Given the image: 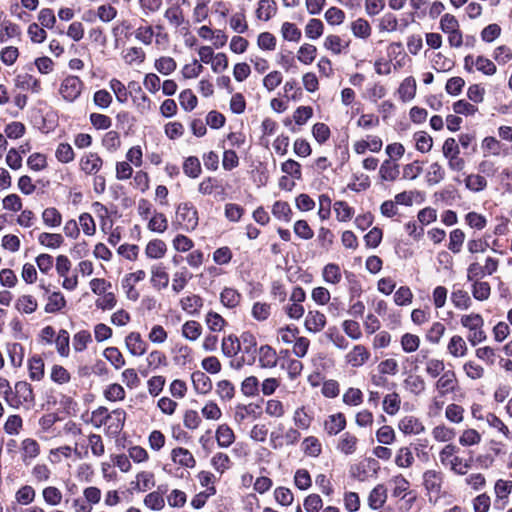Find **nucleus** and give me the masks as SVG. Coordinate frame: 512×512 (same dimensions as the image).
Here are the masks:
<instances>
[{
	"mask_svg": "<svg viewBox=\"0 0 512 512\" xmlns=\"http://www.w3.org/2000/svg\"><path fill=\"white\" fill-rule=\"evenodd\" d=\"M15 393L23 402H32L34 400L32 387L25 381H19L15 384Z\"/></svg>",
	"mask_w": 512,
	"mask_h": 512,
	"instance_id": "nucleus-57",
	"label": "nucleus"
},
{
	"mask_svg": "<svg viewBox=\"0 0 512 512\" xmlns=\"http://www.w3.org/2000/svg\"><path fill=\"white\" fill-rule=\"evenodd\" d=\"M399 96L403 102L412 100L416 94V81L412 76L406 77L399 86Z\"/></svg>",
	"mask_w": 512,
	"mask_h": 512,
	"instance_id": "nucleus-19",
	"label": "nucleus"
},
{
	"mask_svg": "<svg viewBox=\"0 0 512 512\" xmlns=\"http://www.w3.org/2000/svg\"><path fill=\"white\" fill-rule=\"evenodd\" d=\"M125 344L133 356H141L147 350L146 342L141 338L138 332H131L126 336Z\"/></svg>",
	"mask_w": 512,
	"mask_h": 512,
	"instance_id": "nucleus-5",
	"label": "nucleus"
},
{
	"mask_svg": "<svg viewBox=\"0 0 512 512\" xmlns=\"http://www.w3.org/2000/svg\"><path fill=\"white\" fill-rule=\"evenodd\" d=\"M465 222L468 226L476 230H482L487 225L486 217L473 211L465 215Z\"/></svg>",
	"mask_w": 512,
	"mask_h": 512,
	"instance_id": "nucleus-63",
	"label": "nucleus"
},
{
	"mask_svg": "<svg viewBox=\"0 0 512 512\" xmlns=\"http://www.w3.org/2000/svg\"><path fill=\"white\" fill-rule=\"evenodd\" d=\"M104 357L109 361L115 369H120L125 365V360L117 347H108L103 352Z\"/></svg>",
	"mask_w": 512,
	"mask_h": 512,
	"instance_id": "nucleus-44",
	"label": "nucleus"
},
{
	"mask_svg": "<svg viewBox=\"0 0 512 512\" xmlns=\"http://www.w3.org/2000/svg\"><path fill=\"white\" fill-rule=\"evenodd\" d=\"M326 324V317L319 311H309L305 319V327L309 332L317 333Z\"/></svg>",
	"mask_w": 512,
	"mask_h": 512,
	"instance_id": "nucleus-8",
	"label": "nucleus"
},
{
	"mask_svg": "<svg viewBox=\"0 0 512 512\" xmlns=\"http://www.w3.org/2000/svg\"><path fill=\"white\" fill-rule=\"evenodd\" d=\"M278 362L275 349L269 345H262L259 348V363L262 368H274Z\"/></svg>",
	"mask_w": 512,
	"mask_h": 512,
	"instance_id": "nucleus-13",
	"label": "nucleus"
},
{
	"mask_svg": "<svg viewBox=\"0 0 512 512\" xmlns=\"http://www.w3.org/2000/svg\"><path fill=\"white\" fill-rule=\"evenodd\" d=\"M303 451L306 455L318 457L321 454L322 446L320 441L314 437L309 436L303 440Z\"/></svg>",
	"mask_w": 512,
	"mask_h": 512,
	"instance_id": "nucleus-43",
	"label": "nucleus"
},
{
	"mask_svg": "<svg viewBox=\"0 0 512 512\" xmlns=\"http://www.w3.org/2000/svg\"><path fill=\"white\" fill-rule=\"evenodd\" d=\"M405 387L413 394L419 395L425 390V381L419 375H410L404 380Z\"/></svg>",
	"mask_w": 512,
	"mask_h": 512,
	"instance_id": "nucleus-41",
	"label": "nucleus"
},
{
	"mask_svg": "<svg viewBox=\"0 0 512 512\" xmlns=\"http://www.w3.org/2000/svg\"><path fill=\"white\" fill-rule=\"evenodd\" d=\"M217 444L221 448H227L235 441L233 430L227 425L222 424L216 430Z\"/></svg>",
	"mask_w": 512,
	"mask_h": 512,
	"instance_id": "nucleus-18",
	"label": "nucleus"
},
{
	"mask_svg": "<svg viewBox=\"0 0 512 512\" xmlns=\"http://www.w3.org/2000/svg\"><path fill=\"white\" fill-rule=\"evenodd\" d=\"M38 241L43 246L56 249L63 244L64 239L61 234L43 232L39 235Z\"/></svg>",
	"mask_w": 512,
	"mask_h": 512,
	"instance_id": "nucleus-36",
	"label": "nucleus"
},
{
	"mask_svg": "<svg viewBox=\"0 0 512 512\" xmlns=\"http://www.w3.org/2000/svg\"><path fill=\"white\" fill-rule=\"evenodd\" d=\"M465 186L470 191L480 192L486 188L487 181L485 177L481 175L471 174L466 177Z\"/></svg>",
	"mask_w": 512,
	"mask_h": 512,
	"instance_id": "nucleus-55",
	"label": "nucleus"
},
{
	"mask_svg": "<svg viewBox=\"0 0 512 512\" xmlns=\"http://www.w3.org/2000/svg\"><path fill=\"white\" fill-rule=\"evenodd\" d=\"M272 214L279 220L289 222L292 216L290 205L284 201H276L272 207Z\"/></svg>",
	"mask_w": 512,
	"mask_h": 512,
	"instance_id": "nucleus-35",
	"label": "nucleus"
},
{
	"mask_svg": "<svg viewBox=\"0 0 512 512\" xmlns=\"http://www.w3.org/2000/svg\"><path fill=\"white\" fill-rule=\"evenodd\" d=\"M240 343L241 351L249 356L247 363L252 365L255 362L257 353V341L255 336L251 332L245 331L240 336Z\"/></svg>",
	"mask_w": 512,
	"mask_h": 512,
	"instance_id": "nucleus-4",
	"label": "nucleus"
},
{
	"mask_svg": "<svg viewBox=\"0 0 512 512\" xmlns=\"http://www.w3.org/2000/svg\"><path fill=\"white\" fill-rule=\"evenodd\" d=\"M211 464L217 472L223 474L231 467V460L227 454L218 452L212 457Z\"/></svg>",
	"mask_w": 512,
	"mask_h": 512,
	"instance_id": "nucleus-51",
	"label": "nucleus"
},
{
	"mask_svg": "<svg viewBox=\"0 0 512 512\" xmlns=\"http://www.w3.org/2000/svg\"><path fill=\"white\" fill-rule=\"evenodd\" d=\"M15 82L16 86L22 90H31L33 93L41 91L40 81L28 73L18 75Z\"/></svg>",
	"mask_w": 512,
	"mask_h": 512,
	"instance_id": "nucleus-15",
	"label": "nucleus"
},
{
	"mask_svg": "<svg viewBox=\"0 0 512 512\" xmlns=\"http://www.w3.org/2000/svg\"><path fill=\"white\" fill-rule=\"evenodd\" d=\"M222 352L226 357H233L241 351L240 337L229 335L222 341Z\"/></svg>",
	"mask_w": 512,
	"mask_h": 512,
	"instance_id": "nucleus-25",
	"label": "nucleus"
},
{
	"mask_svg": "<svg viewBox=\"0 0 512 512\" xmlns=\"http://www.w3.org/2000/svg\"><path fill=\"white\" fill-rule=\"evenodd\" d=\"M443 476L436 470H427L423 474V485L427 493L439 498L442 489Z\"/></svg>",
	"mask_w": 512,
	"mask_h": 512,
	"instance_id": "nucleus-3",
	"label": "nucleus"
},
{
	"mask_svg": "<svg viewBox=\"0 0 512 512\" xmlns=\"http://www.w3.org/2000/svg\"><path fill=\"white\" fill-rule=\"evenodd\" d=\"M194 389L199 394H207L212 389L211 379L202 371H195L191 375Z\"/></svg>",
	"mask_w": 512,
	"mask_h": 512,
	"instance_id": "nucleus-11",
	"label": "nucleus"
},
{
	"mask_svg": "<svg viewBox=\"0 0 512 512\" xmlns=\"http://www.w3.org/2000/svg\"><path fill=\"white\" fill-rule=\"evenodd\" d=\"M353 35L358 38H368L371 34V27L367 20L359 18L352 23L351 26Z\"/></svg>",
	"mask_w": 512,
	"mask_h": 512,
	"instance_id": "nucleus-53",
	"label": "nucleus"
},
{
	"mask_svg": "<svg viewBox=\"0 0 512 512\" xmlns=\"http://www.w3.org/2000/svg\"><path fill=\"white\" fill-rule=\"evenodd\" d=\"M420 345V338L411 333H405L401 337V347L402 350L406 353L415 352Z\"/></svg>",
	"mask_w": 512,
	"mask_h": 512,
	"instance_id": "nucleus-61",
	"label": "nucleus"
},
{
	"mask_svg": "<svg viewBox=\"0 0 512 512\" xmlns=\"http://www.w3.org/2000/svg\"><path fill=\"white\" fill-rule=\"evenodd\" d=\"M414 462V457L410 447H401L395 457V463L398 467L408 468Z\"/></svg>",
	"mask_w": 512,
	"mask_h": 512,
	"instance_id": "nucleus-47",
	"label": "nucleus"
},
{
	"mask_svg": "<svg viewBox=\"0 0 512 512\" xmlns=\"http://www.w3.org/2000/svg\"><path fill=\"white\" fill-rule=\"evenodd\" d=\"M83 85L78 76L70 75L62 81L59 93L65 101L72 103L81 95Z\"/></svg>",
	"mask_w": 512,
	"mask_h": 512,
	"instance_id": "nucleus-2",
	"label": "nucleus"
},
{
	"mask_svg": "<svg viewBox=\"0 0 512 512\" xmlns=\"http://www.w3.org/2000/svg\"><path fill=\"white\" fill-rule=\"evenodd\" d=\"M16 308L23 313L31 314L37 309V301L31 295H23L17 300Z\"/></svg>",
	"mask_w": 512,
	"mask_h": 512,
	"instance_id": "nucleus-54",
	"label": "nucleus"
},
{
	"mask_svg": "<svg viewBox=\"0 0 512 512\" xmlns=\"http://www.w3.org/2000/svg\"><path fill=\"white\" fill-rule=\"evenodd\" d=\"M400 397L396 392L387 394L383 400V410L389 415H395L400 409Z\"/></svg>",
	"mask_w": 512,
	"mask_h": 512,
	"instance_id": "nucleus-42",
	"label": "nucleus"
},
{
	"mask_svg": "<svg viewBox=\"0 0 512 512\" xmlns=\"http://www.w3.org/2000/svg\"><path fill=\"white\" fill-rule=\"evenodd\" d=\"M346 427V418L343 413L330 415L324 423L325 431L330 435H337Z\"/></svg>",
	"mask_w": 512,
	"mask_h": 512,
	"instance_id": "nucleus-6",
	"label": "nucleus"
},
{
	"mask_svg": "<svg viewBox=\"0 0 512 512\" xmlns=\"http://www.w3.org/2000/svg\"><path fill=\"white\" fill-rule=\"evenodd\" d=\"M179 102L185 111L190 112L196 108L198 100L192 90L185 89L179 95Z\"/></svg>",
	"mask_w": 512,
	"mask_h": 512,
	"instance_id": "nucleus-45",
	"label": "nucleus"
},
{
	"mask_svg": "<svg viewBox=\"0 0 512 512\" xmlns=\"http://www.w3.org/2000/svg\"><path fill=\"white\" fill-rule=\"evenodd\" d=\"M322 276L326 283L333 285L338 284L342 279L340 266L335 263L326 264L323 268Z\"/></svg>",
	"mask_w": 512,
	"mask_h": 512,
	"instance_id": "nucleus-21",
	"label": "nucleus"
},
{
	"mask_svg": "<svg viewBox=\"0 0 512 512\" xmlns=\"http://www.w3.org/2000/svg\"><path fill=\"white\" fill-rule=\"evenodd\" d=\"M66 306V300L61 292H53L45 306L46 313H56Z\"/></svg>",
	"mask_w": 512,
	"mask_h": 512,
	"instance_id": "nucleus-34",
	"label": "nucleus"
},
{
	"mask_svg": "<svg viewBox=\"0 0 512 512\" xmlns=\"http://www.w3.org/2000/svg\"><path fill=\"white\" fill-rule=\"evenodd\" d=\"M448 351L454 357H463L467 352V346L464 339L459 335H454L448 343Z\"/></svg>",
	"mask_w": 512,
	"mask_h": 512,
	"instance_id": "nucleus-33",
	"label": "nucleus"
},
{
	"mask_svg": "<svg viewBox=\"0 0 512 512\" xmlns=\"http://www.w3.org/2000/svg\"><path fill=\"white\" fill-rule=\"evenodd\" d=\"M144 504L151 510L159 511L164 508L165 500L161 493L154 491L145 496Z\"/></svg>",
	"mask_w": 512,
	"mask_h": 512,
	"instance_id": "nucleus-62",
	"label": "nucleus"
},
{
	"mask_svg": "<svg viewBox=\"0 0 512 512\" xmlns=\"http://www.w3.org/2000/svg\"><path fill=\"white\" fill-rule=\"evenodd\" d=\"M491 288L488 282L475 281L472 285V295L478 301L487 300L490 296Z\"/></svg>",
	"mask_w": 512,
	"mask_h": 512,
	"instance_id": "nucleus-56",
	"label": "nucleus"
},
{
	"mask_svg": "<svg viewBox=\"0 0 512 512\" xmlns=\"http://www.w3.org/2000/svg\"><path fill=\"white\" fill-rule=\"evenodd\" d=\"M399 429L404 434L418 435L424 432V425L414 416H406L399 421Z\"/></svg>",
	"mask_w": 512,
	"mask_h": 512,
	"instance_id": "nucleus-7",
	"label": "nucleus"
},
{
	"mask_svg": "<svg viewBox=\"0 0 512 512\" xmlns=\"http://www.w3.org/2000/svg\"><path fill=\"white\" fill-rule=\"evenodd\" d=\"M151 283L155 288H166L169 284V275L162 265L153 266Z\"/></svg>",
	"mask_w": 512,
	"mask_h": 512,
	"instance_id": "nucleus-27",
	"label": "nucleus"
},
{
	"mask_svg": "<svg viewBox=\"0 0 512 512\" xmlns=\"http://www.w3.org/2000/svg\"><path fill=\"white\" fill-rule=\"evenodd\" d=\"M494 490L496 494L495 505L501 503V508H503L508 502V497L512 490V482L498 479L495 483Z\"/></svg>",
	"mask_w": 512,
	"mask_h": 512,
	"instance_id": "nucleus-14",
	"label": "nucleus"
},
{
	"mask_svg": "<svg viewBox=\"0 0 512 512\" xmlns=\"http://www.w3.org/2000/svg\"><path fill=\"white\" fill-rule=\"evenodd\" d=\"M457 379L456 374L452 370L445 371L436 383V388L441 395H445L455 391Z\"/></svg>",
	"mask_w": 512,
	"mask_h": 512,
	"instance_id": "nucleus-9",
	"label": "nucleus"
},
{
	"mask_svg": "<svg viewBox=\"0 0 512 512\" xmlns=\"http://www.w3.org/2000/svg\"><path fill=\"white\" fill-rule=\"evenodd\" d=\"M42 219L45 225L49 227H58L61 224L62 216L56 208L49 207L43 211Z\"/></svg>",
	"mask_w": 512,
	"mask_h": 512,
	"instance_id": "nucleus-52",
	"label": "nucleus"
},
{
	"mask_svg": "<svg viewBox=\"0 0 512 512\" xmlns=\"http://www.w3.org/2000/svg\"><path fill=\"white\" fill-rule=\"evenodd\" d=\"M171 458L174 463H177L183 467L193 468L196 465V461L192 453L182 447L174 448L171 452Z\"/></svg>",
	"mask_w": 512,
	"mask_h": 512,
	"instance_id": "nucleus-10",
	"label": "nucleus"
},
{
	"mask_svg": "<svg viewBox=\"0 0 512 512\" xmlns=\"http://www.w3.org/2000/svg\"><path fill=\"white\" fill-rule=\"evenodd\" d=\"M357 442L358 439L356 436L350 434L349 432H345L342 435L337 448L345 455H351L356 451Z\"/></svg>",
	"mask_w": 512,
	"mask_h": 512,
	"instance_id": "nucleus-32",
	"label": "nucleus"
},
{
	"mask_svg": "<svg viewBox=\"0 0 512 512\" xmlns=\"http://www.w3.org/2000/svg\"><path fill=\"white\" fill-rule=\"evenodd\" d=\"M183 172L190 178H198L202 172L201 164L196 156H189L183 163Z\"/></svg>",
	"mask_w": 512,
	"mask_h": 512,
	"instance_id": "nucleus-29",
	"label": "nucleus"
},
{
	"mask_svg": "<svg viewBox=\"0 0 512 512\" xmlns=\"http://www.w3.org/2000/svg\"><path fill=\"white\" fill-rule=\"evenodd\" d=\"M29 377L33 381H40L44 376V362L38 355L32 356L28 361Z\"/></svg>",
	"mask_w": 512,
	"mask_h": 512,
	"instance_id": "nucleus-23",
	"label": "nucleus"
},
{
	"mask_svg": "<svg viewBox=\"0 0 512 512\" xmlns=\"http://www.w3.org/2000/svg\"><path fill=\"white\" fill-rule=\"evenodd\" d=\"M184 311L191 315H197L203 306V299L199 295H191L181 299Z\"/></svg>",
	"mask_w": 512,
	"mask_h": 512,
	"instance_id": "nucleus-26",
	"label": "nucleus"
},
{
	"mask_svg": "<svg viewBox=\"0 0 512 512\" xmlns=\"http://www.w3.org/2000/svg\"><path fill=\"white\" fill-rule=\"evenodd\" d=\"M248 415L253 416L254 419L259 418L261 415L260 405L255 403L237 405L235 412V419L237 421H243Z\"/></svg>",
	"mask_w": 512,
	"mask_h": 512,
	"instance_id": "nucleus-20",
	"label": "nucleus"
},
{
	"mask_svg": "<svg viewBox=\"0 0 512 512\" xmlns=\"http://www.w3.org/2000/svg\"><path fill=\"white\" fill-rule=\"evenodd\" d=\"M36 493L32 486H22L15 494L16 501L22 505H28L35 499Z\"/></svg>",
	"mask_w": 512,
	"mask_h": 512,
	"instance_id": "nucleus-60",
	"label": "nucleus"
},
{
	"mask_svg": "<svg viewBox=\"0 0 512 512\" xmlns=\"http://www.w3.org/2000/svg\"><path fill=\"white\" fill-rule=\"evenodd\" d=\"M444 177L445 171L442 166L437 162L432 163L426 175L428 185L432 186L438 184Z\"/></svg>",
	"mask_w": 512,
	"mask_h": 512,
	"instance_id": "nucleus-48",
	"label": "nucleus"
},
{
	"mask_svg": "<svg viewBox=\"0 0 512 512\" xmlns=\"http://www.w3.org/2000/svg\"><path fill=\"white\" fill-rule=\"evenodd\" d=\"M154 66L155 69L163 75H169L177 68L176 61L172 57L168 56H163L157 59Z\"/></svg>",
	"mask_w": 512,
	"mask_h": 512,
	"instance_id": "nucleus-39",
	"label": "nucleus"
},
{
	"mask_svg": "<svg viewBox=\"0 0 512 512\" xmlns=\"http://www.w3.org/2000/svg\"><path fill=\"white\" fill-rule=\"evenodd\" d=\"M277 10L276 2L274 0H260L256 10L258 19L268 21L275 15Z\"/></svg>",
	"mask_w": 512,
	"mask_h": 512,
	"instance_id": "nucleus-22",
	"label": "nucleus"
},
{
	"mask_svg": "<svg viewBox=\"0 0 512 512\" xmlns=\"http://www.w3.org/2000/svg\"><path fill=\"white\" fill-rule=\"evenodd\" d=\"M451 301L454 306L459 309H468L471 306V299L469 294L462 289H458L452 292Z\"/></svg>",
	"mask_w": 512,
	"mask_h": 512,
	"instance_id": "nucleus-49",
	"label": "nucleus"
},
{
	"mask_svg": "<svg viewBox=\"0 0 512 512\" xmlns=\"http://www.w3.org/2000/svg\"><path fill=\"white\" fill-rule=\"evenodd\" d=\"M167 247L164 241L160 239H154L148 242L145 253L150 259H160L166 253Z\"/></svg>",
	"mask_w": 512,
	"mask_h": 512,
	"instance_id": "nucleus-24",
	"label": "nucleus"
},
{
	"mask_svg": "<svg viewBox=\"0 0 512 512\" xmlns=\"http://www.w3.org/2000/svg\"><path fill=\"white\" fill-rule=\"evenodd\" d=\"M69 342H70V336L67 330L61 329L58 332V335L55 339V344L57 348V352L62 357H67L69 355Z\"/></svg>",
	"mask_w": 512,
	"mask_h": 512,
	"instance_id": "nucleus-38",
	"label": "nucleus"
},
{
	"mask_svg": "<svg viewBox=\"0 0 512 512\" xmlns=\"http://www.w3.org/2000/svg\"><path fill=\"white\" fill-rule=\"evenodd\" d=\"M102 159L96 153H89L80 161L81 170L86 174H96L101 166Z\"/></svg>",
	"mask_w": 512,
	"mask_h": 512,
	"instance_id": "nucleus-17",
	"label": "nucleus"
},
{
	"mask_svg": "<svg viewBox=\"0 0 512 512\" xmlns=\"http://www.w3.org/2000/svg\"><path fill=\"white\" fill-rule=\"evenodd\" d=\"M399 167L397 164L391 162V160H385L379 170V175L384 181H394L399 175Z\"/></svg>",
	"mask_w": 512,
	"mask_h": 512,
	"instance_id": "nucleus-31",
	"label": "nucleus"
},
{
	"mask_svg": "<svg viewBox=\"0 0 512 512\" xmlns=\"http://www.w3.org/2000/svg\"><path fill=\"white\" fill-rule=\"evenodd\" d=\"M465 234L461 229H454L450 232L448 249L453 253H459L461 251Z\"/></svg>",
	"mask_w": 512,
	"mask_h": 512,
	"instance_id": "nucleus-58",
	"label": "nucleus"
},
{
	"mask_svg": "<svg viewBox=\"0 0 512 512\" xmlns=\"http://www.w3.org/2000/svg\"><path fill=\"white\" fill-rule=\"evenodd\" d=\"M387 500V490L383 484H378L372 489L368 497L369 506L377 510L381 508Z\"/></svg>",
	"mask_w": 512,
	"mask_h": 512,
	"instance_id": "nucleus-16",
	"label": "nucleus"
},
{
	"mask_svg": "<svg viewBox=\"0 0 512 512\" xmlns=\"http://www.w3.org/2000/svg\"><path fill=\"white\" fill-rule=\"evenodd\" d=\"M416 149L421 153H427L432 149L433 140L425 131H419L414 134Z\"/></svg>",
	"mask_w": 512,
	"mask_h": 512,
	"instance_id": "nucleus-40",
	"label": "nucleus"
},
{
	"mask_svg": "<svg viewBox=\"0 0 512 512\" xmlns=\"http://www.w3.org/2000/svg\"><path fill=\"white\" fill-rule=\"evenodd\" d=\"M135 118L127 111H121L116 115V125L118 129L124 130L126 134L132 129Z\"/></svg>",
	"mask_w": 512,
	"mask_h": 512,
	"instance_id": "nucleus-64",
	"label": "nucleus"
},
{
	"mask_svg": "<svg viewBox=\"0 0 512 512\" xmlns=\"http://www.w3.org/2000/svg\"><path fill=\"white\" fill-rule=\"evenodd\" d=\"M345 278L348 285V291L350 295V301L358 298L362 294V286L360 281L358 280L356 274L351 271H345Z\"/></svg>",
	"mask_w": 512,
	"mask_h": 512,
	"instance_id": "nucleus-30",
	"label": "nucleus"
},
{
	"mask_svg": "<svg viewBox=\"0 0 512 512\" xmlns=\"http://www.w3.org/2000/svg\"><path fill=\"white\" fill-rule=\"evenodd\" d=\"M324 25L320 19L312 18L305 27V34L308 38L315 40L322 36Z\"/></svg>",
	"mask_w": 512,
	"mask_h": 512,
	"instance_id": "nucleus-46",
	"label": "nucleus"
},
{
	"mask_svg": "<svg viewBox=\"0 0 512 512\" xmlns=\"http://www.w3.org/2000/svg\"><path fill=\"white\" fill-rule=\"evenodd\" d=\"M370 357L369 351L363 345L354 346L346 356L347 362L353 367L362 366Z\"/></svg>",
	"mask_w": 512,
	"mask_h": 512,
	"instance_id": "nucleus-12",
	"label": "nucleus"
},
{
	"mask_svg": "<svg viewBox=\"0 0 512 512\" xmlns=\"http://www.w3.org/2000/svg\"><path fill=\"white\" fill-rule=\"evenodd\" d=\"M176 218L181 228L185 231H192L198 225V212L196 208L188 202L178 205Z\"/></svg>",
	"mask_w": 512,
	"mask_h": 512,
	"instance_id": "nucleus-1",
	"label": "nucleus"
},
{
	"mask_svg": "<svg viewBox=\"0 0 512 512\" xmlns=\"http://www.w3.org/2000/svg\"><path fill=\"white\" fill-rule=\"evenodd\" d=\"M334 211L336 213L337 220L340 222H346L353 216L354 210L345 201H336L334 203Z\"/></svg>",
	"mask_w": 512,
	"mask_h": 512,
	"instance_id": "nucleus-50",
	"label": "nucleus"
},
{
	"mask_svg": "<svg viewBox=\"0 0 512 512\" xmlns=\"http://www.w3.org/2000/svg\"><path fill=\"white\" fill-rule=\"evenodd\" d=\"M282 36L285 40L298 42L301 39L300 29L293 23L284 22L281 27Z\"/></svg>",
	"mask_w": 512,
	"mask_h": 512,
	"instance_id": "nucleus-59",
	"label": "nucleus"
},
{
	"mask_svg": "<svg viewBox=\"0 0 512 512\" xmlns=\"http://www.w3.org/2000/svg\"><path fill=\"white\" fill-rule=\"evenodd\" d=\"M201 332L202 327L200 323L194 320L187 321L182 326L183 336L190 341L197 340L200 337Z\"/></svg>",
	"mask_w": 512,
	"mask_h": 512,
	"instance_id": "nucleus-37",
	"label": "nucleus"
},
{
	"mask_svg": "<svg viewBox=\"0 0 512 512\" xmlns=\"http://www.w3.org/2000/svg\"><path fill=\"white\" fill-rule=\"evenodd\" d=\"M240 299V293L233 288L225 287L220 293V301L227 308H235Z\"/></svg>",
	"mask_w": 512,
	"mask_h": 512,
	"instance_id": "nucleus-28",
	"label": "nucleus"
}]
</instances>
